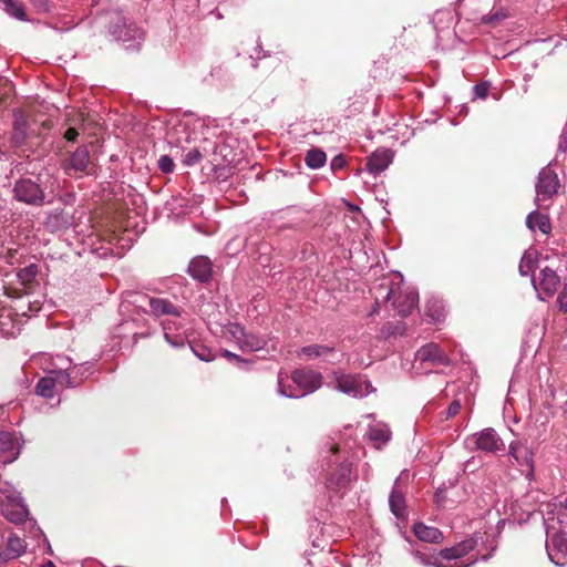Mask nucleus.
I'll list each match as a JSON object with an SVG mask.
<instances>
[{
  "label": "nucleus",
  "mask_w": 567,
  "mask_h": 567,
  "mask_svg": "<svg viewBox=\"0 0 567 567\" xmlns=\"http://www.w3.org/2000/svg\"><path fill=\"white\" fill-rule=\"evenodd\" d=\"M539 254L535 248H528L522 256L518 271L520 276H534V271L538 264Z\"/></svg>",
  "instance_id": "obj_25"
},
{
  "label": "nucleus",
  "mask_w": 567,
  "mask_h": 567,
  "mask_svg": "<svg viewBox=\"0 0 567 567\" xmlns=\"http://www.w3.org/2000/svg\"><path fill=\"white\" fill-rule=\"evenodd\" d=\"M425 313L433 322H439L444 318V306L442 300L432 298L426 301Z\"/></svg>",
  "instance_id": "obj_31"
},
{
  "label": "nucleus",
  "mask_w": 567,
  "mask_h": 567,
  "mask_svg": "<svg viewBox=\"0 0 567 567\" xmlns=\"http://www.w3.org/2000/svg\"><path fill=\"white\" fill-rule=\"evenodd\" d=\"M393 153L388 148L374 151L367 159L365 169L377 176L385 171L392 163Z\"/></svg>",
  "instance_id": "obj_16"
},
{
  "label": "nucleus",
  "mask_w": 567,
  "mask_h": 567,
  "mask_svg": "<svg viewBox=\"0 0 567 567\" xmlns=\"http://www.w3.org/2000/svg\"><path fill=\"white\" fill-rule=\"evenodd\" d=\"M78 135H79L78 131L73 127L68 128L65 132V138L69 142H74L76 140Z\"/></svg>",
  "instance_id": "obj_54"
},
{
  "label": "nucleus",
  "mask_w": 567,
  "mask_h": 567,
  "mask_svg": "<svg viewBox=\"0 0 567 567\" xmlns=\"http://www.w3.org/2000/svg\"><path fill=\"white\" fill-rule=\"evenodd\" d=\"M488 82H481L473 87V94L476 99H485L488 95Z\"/></svg>",
  "instance_id": "obj_45"
},
{
  "label": "nucleus",
  "mask_w": 567,
  "mask_h": 567,
  "mask_svg": "<svg viewBox=\"0 0 567 567\" xmlns=\"http://www.w3.org/2000/svg\"><path fill=\"white\" fill-rule=\"evenodd\" d=\"M31 4L39 9V10H47L48 9V1L47 0H30Z\"/></svg>",
  "instance_id": "obj_53"
},
{
  "label": "nucleus",
  "mask_w": 567,
  "mask_h": 567,
  "mask_svg": "<svg viewBox=\"0 0 567 567\" xmlns=\"http://www.w3.org/2000/svg\"><path fill=\"white\" fill-rule=\"evenodd\" d=\"M158 168L165 174L173 173L175 168L173 158L169 155H162L158 158Z\"/></svg>",
  "instance_id": "obj_43"
},
{
  "label": "nucleus",
  "mask_w": 567,
  "mask_h": 567,
  "mask_svg": "<svg viewBox=\"0 0 567 567\" xmlns=\"http://www.w3.org/2000/svg\"><path fill=\"white\" fill-rule=\"evenodd\" d=\"M415 359L420 362H430L440 365H449L451 362L444 350L433 342L420 348L415 353Z\"/></svg>",
  "instance_id": "obj_15"
},
{
  "label": "nucleus",
  "mask_w": 567,
  "mask_h": 567,
  "mask_svg": "<svg viewBox=\"0 0 567 567\" xmlns=\"http://www.w3.org/2000/svg\"><path fill=\"white\" fill-rule=\"evenodd\" d=\"M327 161V155L322 150L312 148L310 150L305 157V162L307 166L311 169L321 168Z\"/></svg>",
  "instance_id": "obj_34"
},
{
  "label": "nucleus",
  "mask_w": 567,
  "mask_h": 567,
  "mask_svg": "<svg viewBox=\"0 0 567 567\" xmlns=\"http://www.w3.org/2000/svg\"><path fill=\"white\" fill-rule=\"evenodd\" d=\"M174 300L172 301L168 298L164 297H151L148 298V306L151 308V312L155 317L162 316H173L175 318H181L183 313V308L178 305V297L174 295Z\"/></svg>",
  "instance_id": "obj_11"
},
{
  "label": "nucleus",
  "mask_w": 567,
  "mask_h": 567,
  "mask_svg": "<svg viewBox=\"0 0 567 567\" xmlns=\"http://www.w3.org/2000/svg\"><path fill=\"white\" fill-rule=\"evenodd\" d=\"M194 353L202 361H210L212 360V357L209 354H206V349H202V350H195L194 349Z\"/></svg>",
  "instance_id": "obj_55"
},
{
  "label": "nucleus",
  "mask_w": 567,
  "mask_h": 567,
  "mask_svg": "<svg viewBox=\"0 0 567 567\" xmlns=\"http://www.w3.org/2000/svg\"><path fill=\"white\" fill-rule=\"evenodd\" d=\"M398 292V284H392L388 279H383L380 284L375 285L371 289V293L374 297V307L372 308L370 316L379 312L380 305L393 301L394 296Z\"/></svg>",
  "instance_id": "obj_14"
},
{
  "label": "nucleus",
  "mask_w": 567,
  "mask_h": 567,
  "mask_svg": "<svg viewBox=\"0 0 567 567\" xmlns=\"http://www.w3.org/2000/svg\"><path fill=\"white\" fill-rule=\"evenodd\" d=\"M509 455L516 461L519 466H527L533 473L534 471V453L519 442H512L509 444Z\"/></svg>",
  "instance_id": "obj_22"
},
{
  "label": "nucleus",
  "mask_w": 567,
  "mask_h": 567,
  "mask_svg": "<svg viewBox=\"0 0 567 567\" xmlns=\"http://www.w3.org/2000/svg\"><path fill=\"white\" fill-rule=\"evenodd\" d=\"M0 511L6 519L16 525L24 523L29 517V509L23 497L0 501Z\"/></svg>",
  "instance_id": "obj_10"
},
{
  "label": "nucleus",
  "mask_w": 567,
  "mask_h": 567,
  "mask_svg": "<svg viewBox=\"0 0 567 567\" xmlns=\"http://www.w3.org/2000/svg\"><path fill=\"white\" fill-rule=\"evenodd\" d=\"M461 410V402L458 400H454L451 402L446 410V419L454 417Z\"/></svg>",
  "instance_id": "obj_49"
},
{
  "label": "nucleus",
  "mask_w": 567,
  "mask_h": 567,
  "mask_svg": "<svg viewBox=\"0 0 567 567\" xmlns=\"http://www.w3.org/2000/svg\"><path fill=\"white\" fill-rule=\"evenodd\" d=\"M526 226L528 229L534 231L538 228L543 234H549L551 230V225L549 217L543 214H539L537 210L530 212L526 217Z\"/></svg>",
  "instance_id": "obj_29"
},
{
  "label": "nucleus",
  "mask_w": 567,
  "mask_h": 567,
  "mask_svg": "<svg viewBox=\"0 0 567 567\" xmlns=\"http://www.w3.org/2000/svg\"><path fill=\"white\" fill-rule=\"evenodd\" d=\"M532 285L538 300L545 301L557 292L560 278L555 270L545 267L539 271L537 278L535 276L532 277Z\"/></svg>",
  "instance_id": "obj_6"
},
{
  "label": "nucleus",
  "mask_w": 567,
  "mask_h": 567,
  "mask_svg": "<svg viewBox=\"0 0 567 567\" xmlns=\"http://www.w3.org/2000/svg\"><path fill=\"white\" fill-rule=\"evenodd\" d=\"M476 546V542L474 539H466L456 545L460 548V553L462 551V557L465 556L468 551L473 550Z\"/></svg>",
  "instance_id": "obj_48"
},
{
  "label": "nucleus",
  "mask_w": 567,
  "mask_h": 567,
  "mask_svg": "<svg viewBox=\"0 0 567 567\" xmlns=\"http://www.w3.org/2000/svg\"><path fill=\"white\" fill-rule=\"evenodd\" d=\"M21 452V444L17 435L12 432H0V457L3 463H12L18 458Z\"/></svg>",
  "instance_id": "obj_13"
},
{
  "label": "nucleus",
  "mask_w": 567,
  "mask_h": 567,
  "mask_svg": "<svg viewBox=\"0 0 567 567\" xmlns=\"http://www.w3.org/2000/svg\"><path fill=\"white\" fill-rule=\"evenodd\" d=\"M22 272L25 275L27 278H33L37 275V266L30 265L25 267Z\"/></svg>",
  "instance_id": "obj_52"
},
{
  "label": "nucleus",
  "mask_w": 567,
  "mask_h": 567,
  "mask_svg": "<svg viewBox=\"0 0 567 567\" xmlns=\"http://www.w3.org/2000/svg\"><path fill=\"white\" fill-rule=\"evenodd\" d=\"M567 150V124L565 125L558 142V151L565 153Z\"/></svg>",
  "instance_id": "obj_51"
},
{
  "label": "nucleus",
  "mask_w": 567,
  "mask_h": 567,
  "mask_svg": "<svg viewBox=\"0 0 567 567\" xmlns=\"http://www.w3.org/2000/svg\"><path fill=\"white\" fill-rule=\"evenodd\" d=\"M288 378L286 373L282 371H279L278 373V393L285 398L289 399H300L301 396H291L289 395V392H300L299 388L293 384H285V380Z\"/></svg>",
  "instance_id": "obj_36"
},
{
  "label": "nucleus",
  "mask_w": 567,
  "mask_h": 567,
  "mask_svg": "<svg viewBox=\"0 0 567 567\" xmlns=\"http://www.w3.org/2000/svg\"><path fill=\"white\" fill-rule=\"evenodd\" d=\"M460 548H457L456 546H453V547H450V548H444L442 550H440L439 553H436V556H439V559H446V560H452V559H457V558H461L462 557V551L460 553Z\"/></svg>",
  "instance_id": "obj_42"
},
{
  "label": "nucleus",
  "mask_w": 567,
  "mask_h": 567,
  "mask_svg": "<svg viewBox=\"0 0 567 567\" xmlns=\"http://www.w3.org/2000/svg\"><path fill=\"white\" fill-rule=\"evenodd\" d=\"M300 354L305 355L307 359L312 360L320 358L328 363H338L340 362L339 354L334 350L333 347L322 346V344H310L302 347L300 350Z\"/></svg>",
  "instance_id": "obj_17"
},
{
  "label": "nucleus",
  "mask_w": 567,
  "mask_h": 567,
  "mask_svg": "<svg viewBox=\"0 0 567 567\" xmlns=\"http://www.w3.org/2000/svg\"><path fill=\"white\" fill-rule=\"evenodd\" d=\"M109 34L116 41L128 43L127 48L137 49L144 40V31L130 21L122 12H114L110 17Z\"/></svg>",
  "instance_id": "obj_2"
},
{
  "label": "nucleus",
  "mask_w": 567,
  "mask_h": 567,
  "mask_svg": "<svg viewBox=\"0 0 567 567\" xmlns=\"http://www.w3.org/2000/svg\"><path fill=\"white\" fill-rule=\"evenodd\" d=\"M27 549L25 542L18 535H10L7 539L4 549H0V560L8 561L16 559L24 554Z\"/></svg>",
  "instance_id": "obj_20"
},
{
  "label": "nucleus",
  "mask_w": 567,
  "mask_h": 567,
  "mask_svg": "<svg viewBox=\"0 0 567 567\" xmlns=\"http://www.w3.org/2000/svg\"><path fill=\"white\" fill-rule=\"evenodd\" d=\"M410 548L408 550L414 556V558L424 566H434L437 564L436 553H431L427 546L417 545L416 547L413 545L411 540H408Z\"/></svg>",
  "instance_id": "obj_26"
},
{
  "label": "nucleus",
  "mask_w": 567,
  "mask_h": 567,
  "mask_svg": "<svg viewBox=\"0 0 567 567\" xmlns=\"http://www.w3.org/2000/svg\"><path fill=\"white\" fill-rule=\"evenodd\" d=\"M334 383L336 390L355 399H362L375 392V388H373L368 378L362 374L334 372Z\"/></svg>",
  "instance_id": "obj_3"
},
{
  "label": "nucleus",
  "mask_w": 567,
  "mask_h": 567,
  "mask_svg": "<svg viewBox=\"0 0 567 567\" xmlns=\"http://www.w3.org/2000/svg\"><path fill=\"white\" fill-rule=\"evenodd\" d=\"M367 436L371 442H373L375 449H381L390 441L391 431L388 424L377 422L369 425Z\"/></svg>",
  "instance_id": "obj_21"
},
{
  "label": "nucleus",
  "mask_w": 567,
  "mask_h": 567,
  "mask_svg": "<svg viewBox=\"0 0 567 567\" xmlns=\"http://www.w3.org/2000/svg\"><path fill=\"white\" fill-rule=\"evenodd\" d=\"M291 380L300 390V392H289L291 396H305L313 393L322 385V375L311 369L295 370Z\"/></svg>",
  "instance_id": "obj_8"
},
{
  "label": "nucleus",
  "mask_w": 567,
  "mask_h": 567,
  "mask_svg": "<svg viewBox=\"0 0 567 567\" xmlns=\"http://www.w3.org/2000/svg\"><path fill=\"white\" fill-rule=\"evenodd\" d=\"M188 272L194 279L206 282L212 277V262L205 256L195 257L188 265Z\"/></svg>",
  "instance_id": "obj_19"
},
{
  "label": "nucleus",
  "mask_w": 567,
  "mask_h": 567,
  "mask_svg": "<svg viewBox=\"0 0 567 567\" xmlns=\"http://www.w3.org/2000/svg\"><path fill=\"white\" fill-rule=\"evenodd\" d=\"M202 153L197 148H192L185 154L183 158V164L185 166L192 167L197 165L202 161Z\"/></svg>",
  "instance_id": "obj_41"
},
{
  "label": "nucleus",
  "mask_w": 567,
  "mask_h": 567,
  "mask_svg": "<svg viewBox=\"0 0 567 567\" xmlns=\"http://www.w3.org/2000/svg\"><path fill=\"white\" fill-rule=\"evenodd\" d=\"M553 549H556L557 553L565 554L567 553V537L566 533L563 530L554 533L550 538V542L547 543V554L549 559L557 566H561L563 564L555 559L553 555Z\"/></svg>",
  "instance_id": "obj_27"
},
{
  "label": "nucleus",
  "mask_w": 567,
  "mask_h": 567,
  "mask_svg": "<svg viewBox=\"0 0 567 567\" xmlns=\"http://www.w3.org/2000/svg\"><path fill=\"white\" fill-rule=\"evenodd\" d=\"M413 533L415 537L424 543H440L443 538V535L440 529L432 526H426L423 523H416L413 526Z\"/></svg>",
  "instance_id": "obj_24"
},
{
  "label": "nucleus",
  "mask_w": 567,
  "mask_h": 567,
  "mask_svg": "<svg viewBox=\"0 0 567 567\" xmlns=\"http://www.w3.org/2000/svg\"><path fill=\"white\" fill-rule=\"evenodd\" d=\"M0 501H11L22 497L21 494L8 482L0 483Z\"/></svg>",
  "instance_id": "obj_40"
},
{
  "label": "nucleus",
  "mask_w": 567,
  "mask_h": 567,
  "mask_svg": "<svg viewBox=\"0 0 567 567\" xmlns=\"http://www.w3.org/2000/svg\"><path fill=\"white\" fill-rule=\"evenodd\" d=\"M554 520H557L561 528L567 529V506L559 504V506L556 507V511L547 518V522Z\"/></svg>",
  "instance_id": "obj_39"
},
{
  "label": "nucleus",
  "mask_w": 567,
  "mask_h": 567,
  "mask_svg": "<svg viewBox=\"0 0 567 567\" xmlns=\"http://www.w3.org/2000/svg\"><path fill=\"white\" fill-rule=\"evenodd\" d=\"M55 380L50 377H45L39 380L37 384V393L40 396L51 399L54 395Z\"/></svg>",
  "instance_id": "obj_35"
},
{
  "label": "nucleus",
  "mask_w": 567,
  "mask_h": 567,
  "mask_svg": "<svg viewBox=\"0 0 567 567\" xmlns=\"http://www.w3.org/2000/svg\"><path fill=\"white\" fill-rule=\"evenodd\" d=\"M28 136V123L22 113H14L12 140L14 144H22Z\"/></svg>",
  "instance_id": "obj_30"
},
{
  "label": "nucleus",
  "mask_w": 567,
  "mask_h": 567,
  "mask_svg": "<svg viewBox=\"0 0 567 567\" xmlns=\"http://www.w3.org/2000/svg\"><path fill=\"white\" fill-rule=\"evenodd\" d=\"M0 336L1 337H13L14 336V324L11 321V312L9 310H4L0 315Z\"/></svg>",
  "instance_id": "obj_37"
},
{
  "label": "nucleus",
  "mask_w": 567,
  "mask_h": 567,
  "mask_svg": "<svg viewBox=\"0 0 567 567\" xmlns=\"http://www.w3.org/2000/svg\"><path fill=\"white\" fill-rule=\"evenodd\" d=\"M42 567H55V565L51 560H49V561L44 563L42 565Z\"/></svg>",
  "instance_id": "obj_57"
},
{
  "label": "nucleus",
  "mask_w": 567,
  "mask_h": 567,
  "mask_svg": "<svg viewBox=\"0 0 567 567\" xmlns=\"http://www.w3.org/2000/svg\"><path fill=\"white\" fill-rule=\"evenodd\" d=\"M90 164V152L86 146H79L70 156L66 168L85 172Z\"/></svg>",
  "instance_id": "obj_23"
},
{
  "label": "nucleus",
  "mask_w": 567,
  "mask_h": 567,
  "mask_svg": "<svg viewBox=\"0 0 567 567\" xmlns=\"http://www.w3.org/2000/svg\"><path fill=\"white\" fill-rule=\"evenodd\" d=\"M419 295L412 288H404L402 282H398V292L392 301V307L401 317L409 316L417 306Z\"/></svg>",
  "instance_id": "obj_9"
},
{
  "label": "nucleus",
  "mask_w": 567,
  "mask_h": 567,
  "mask_svg": "<svg viewBox=\"0 0 567 567\" xmlns=\"http://www.w3.org/2000/svg\"><path fill=\"white\" fill-rule=\"evenodd\" d=\"M465 445L470 450H480L486 453L501 451L504 443L494 429L487 427L465 439Z\"/></svg>",
  "instance_id": "obj_5"
},
{
  "label": "nucleus",
  "mask_w": 567,
  "mask_h": 567,
  "mask_svg": "<svg viewBox=\"0 0 567 567\" xmlns=\"http://www.w3.org/2000/svg\"><path fill=\"white\" fill-rule=\"evenodd\" d=\"M224 357L228 358V359H231V360H236V361H240L239 357L235 353H231L229 351H225L224 352Z\"/></svg>",
  "instance_id": "obj_56"
},
{
  "label": "nucleus",
  "mask_w": 567,
  "mask_h": 567,
  "mask_svg": "<svg viewBox=\"0 0 567 567\" xmlns=\"http://www.w3.org/2000/svg\"><path fill=\"white\" fill-rule=\"evenodd\" d=\"M350 208H351L352 210H359V207H358V206L350 205Z\"/></svg>",
  "instance_id": "obj_58"
},
{
  "label": "nucleus",
  "mask_w": 567,
  "mask_h": 567,
  "mask_svg": "<svg viewBox=\"0 0 567 567\" xmlns=\"http://www.w3.org/2000/svg\"><path fill=\"white\" fill-rule=\"evenodd\" d=\"M164 338L174 348L184 347L187 343L186 329L182 321L166 319L162 322Z\"/></svg>",
  "instance_id": "obj_12"
},
{
  "label": "nucleus",
  "mask_w": 567,
  "mask_h": 567,
  "mask_svg": "<svg viewBox=\"0 0 567 567\" xmlns=\"http://www.w3.org/2000/svg\"><path fill=\"white\" fill-rule=\"evenodd\" d=\"M346 157L342 154H338L331 159L330 167L332 171H339L342 169L346 166Z\"/></svg>",
  "instance_id": "obj_47"
},
{
  "label": "nucleus",
  "mask_w": 567,
  "mask_h": 567,
  "mask_svg": "<svg viewBox=\"0 0 567 567\" xmlns=\"http://www.w3.org/2000/svg\"><path fill=\"white\" fill-rule=\"evenodd\" d=\"M0 4L3 6V10L12 18L21 21H25V11L23 3L14 0H0Z\"/></svg>",
  "instance_id": "obj_33"
},
{
  "label": "nucleus",
  "mask_w": 567,
  "mask_h": 567,
  "mask_svg": "<svg viewBox=\"0 0 567 567\" xmlns=\"http://www.w3.org/2000/svg\"><path fill=\"white\" fill-rule=\"evenodd\" d=\"M233 334L237 339L240 348L249 351H259L264 349L267 343L264 338L251 332H246L239 326L235 327Z\"/></svg>",
  "instance_id": "obj_18"
},
{
  "label": "nucleus",
  "mask_w": 567,
  "mask_h": 567,
  "mask_svg": "<svg viewBox=\"0 0 567 567\" xmlns=\"http://www.w3.org/2000/svg\"><path fill=\"white\" fill-rule=\"evenodd\" d=\"M13 194L17 200L31 206H41L45 198L44 192L40 185L29 178L17 181L13 187Z\"/></svg>",
  "instance_id": "obj_7"
},
{
  "label": "nucleus",
  "mask_w": 567,
  "mask_h": 567,
  "mask_svg": "<svg viewBox=\"0 0 567 567\" xmlns=\"http://www.w3.org/2000/svg\"><path fill=\"white\" fill-rule=\"evenodd\" d=\"M89 369L90 367L87 363L74 365L73 369L71 370V373L75 378V380L81 382L83 380L85 372H87Z\"/></svg>",
  "instance_id": "obj_46"
},
{
  "label": "nucleus",
  "mask_w": 567,
  "mask_h": 567,
  "mask_svg": "<svg viewBox=\"0 0 567 567\" xmlns=\"http://www.w3.org/2000/svg\"><path fill=\"white\" fill-rule=\"evenodd\" d=\"M320 466L326 487L331 492H343L352 480V461L334 441H327L320 451Z\"/></svg>",
  "instance_id": "obj_1"
},
{
  "label": "nucleus",
  "mask_w": 567,
  "mask_h": 567,
  "mask_svg": "<svg viewBox=\"0 0 567 567\" xmlns=\"http://www.w3.org/2000/svg\"><path fill=\"white\" fill-rule=\"evenodd\" d=\"M399 478L395 480L394 486L389 496V505L392 514L396 518H402L405 515V498L402 492L398 489Z\"/></svg>",
  "instance_id": "obj_28"
},
{
  "label": "nucleus",
  "mask_w": 567,
  "mask_h": 567,
  "mask_svg": "<svg viewBox=\"0 0 567 567\" xmlns=\"http://www.w3.org/2000/svg\"><path fill=\"white\" fill-rule=\"evenodd\" d=\"M445 493H446L445 487H439L436 489V492L434 493V503L436 504L437 507L444 506Z\"/></svg>",
  "instance_id": "obj_50"
},
{
  "label": "nucleus",
  "mask_w": 567,
  "mask_h": 567,
  "mask_svg": "<svg viewBox=\"0 0 567 567\" xmlns=\"http://www.w3.org/2000/svg\"><path fill=\"white\" fill-rule=\"evenodd\" d=\"M508 17H509L508 10L501 7L497 9H493L491 12L483 16L482 23L495 28V27H498Z\"/></svg>",
  "instance_id": "obj_32"
},
{
  "label": "nucleus",
  "mask_w": 567,
  "mask_h": 567,
  "mask_svg": "<svg viewBox=\"0 0 567 567\" xmlns=\"http://www.w3.org/2000/svg\"><path fill=\"white\" fill-rule=\"evenodd\" d=\"M559 179L557 174L549 167L543 168L538 174V179L535 186L536 197L535 203L539 208L547 207L549 202L558 193Z\"/></svg>",
  "instance_id": "obj_4"
},
{
  "label": "nucleus",
  "mask_w": 567,
  "mask_h": 567,
  "mask_svg": "<svg viewBox=\"0 0 567 567\" xmlns=\"http://www.w3.org/2000/svg\"><path fill=\"white\" fill-rule=\"evenodd\" d=\"M66 370H68V368L65 370L60 368V370L56 373V377L53 378L55 380V384H59V385L65 386V388H74V386L79 385L80 381L75 380V378L72 375V373L68 372Z\"/></svg>",
  "instance_id": "obj_38"
},
{
  "label": "nucleus",
  "mask_w": 567,
  "mask_h": 567,
  "mask_svg": "<svg viewBox=\"0 0 567 567\" xmlns=\"http://www.w3.org/2000/svg\"><path fill=\"white\" fill-rule=\"evenodd\" d=\"M556 305L560 312H567V282L564 284L563 289L556 299Z\"/></svg>",
  "instance_id": "obj_44"
}]
</instances>
